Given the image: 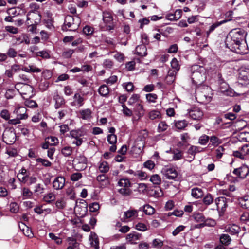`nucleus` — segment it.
Returning a JSON list of instances; mask_svg holds the SVG:
<instances>
[{"instance_id": "774afa93", "label": "nucleus", "mask_w": 249, "mask_h": 249, "mask_svg": "<svg viewBox=\"0 0 249 249\" xmlns=\"http://www.w3.org/2000/svg\"><path fill=\"white\" fill-rule=\"evenodd\" d=\"M209 140V137L206 135L201 136L198 140L199 143L202 145L206 144Z\"/></svg>"}, {"instance_id": "cd10ccee", "label": "nucleus", "mask_w": 249, "mask_h": 249, "mask_svg": "<svg viewBox=\"0 0 249 249\" xmlns=\"http://www.w3.org/2000/svg\"><path fill=\"white\" fill-rule=\"evenodd\" d=\"M214 201V197L210 193H207L203 198V203L205 205H210Z\"/></svg>"}, {"instance_id": "69168bd1", "label": "nucleus", "mask_w": 249, "mask_h": 249, "mask_svg": "<svg viewBox=\"0 0 249 249\" xmlns=\"http://www.w3.org/2000/svg\"><path fill=\"white\" fill-rule=\"evenodd\" d=\"M153 247L159 249L161 248L163 245V241L159 239H155L153 241L152 243Z\"/></svg>"}, {"instance_id": "a878e982", "label": "nucleus", "mask_w": 249, "mask_h": 249, "mask_svg": "<svg viewBox=\"0 0 249 249\" xmlns=\"http://www.w3.org/2000/svg\"><path fill=\"white\" fill-rule=\"evenodd\" d=\"M56 198V196L53 193H49L45 195L43 197V200L47 204H52Z\"/></svg>"}, {"instance_id": "5701e85b", "label": "nucleus", "mask_w": 249, "mask_h": 249, "mask_svg": "<svg viewBox=\"0 0 249 249\" xmlns=\"http://www.w3.org/2000/svg\"><path fill=\"white\" fill-rule=\"evenodd\" d=\"M81 118L83 120H89L91 118V110L89 109H85L80 111Z\"/></svg>"}, {"instance_id": "79ce46f5", "label": "nucleus", "mask_w": 249, "mask_h": 249, "mask_svg": "<svg viewBox=\"0 0 249 249\" xmlns=\"http://www.w3.org/2000/svg\"><path fill=\"white\" fill-rule=\"evenodd\" d=\"M137 215L138 212L135 210H129L124 213V217L125 219L130 218L135 216H137Z\"/></svg>"}, {"instance_id": "de8ad7c7", "label": "nucleus", "mask_w": 249, "mask_h": 249, "mask_svg": "<svg viewBox=\"0 0 249 249\" xmlns=\"http://www.w3.org/2000/svg\"><path fill=\"white\" fill-rule=\"evenodd\" d=\"M94 32V28L89 25L85 26L83 29V33L86 36L91 35Z\"/></svg>"}, {"instance_id": "e433bc0d", "label": "nucleus", "mask_w": 249, "mask_h": 249, "mask_svg": "<svg viewBox=\"0 0 249 249\" xmlns=\"http://www.w3.org/2000/svg\"><path fill=\"white\" fill-rule=\"evenodd\" d=\"M22 195L23 199L30 198L33 195V192L28 188L24 187L22 189Z\"/></svg>"}, {"instance_id": "c03bdc74", "label": "nucleus", "mask_w": 249, "mask_h": 249, "mask_svg": "<svg viewBox=\"0 0 249 249\" xmlns=\"http://www.w3.org/2000/svg\"><path fill=\"white\" fill-rule=\"evenodd\" d=\"M188 123L185 120L178 121L175 124V126L178 129H183L187 126Z\"/></svg>"}, {"instance_id": "2f4dec72", "label": "nucleus", "mask_w": 249, "mask_h": 249, "mask_svg": "<svg viewBox=\"0 0 249 249\" xmlns=\"http://www.w3.org/2000/svg\"><path fill=\"white\" fill-rule=\"evenodd\" d=\"M210 142L208 145L209 147H211V145L216 146L221 143V141L218 138L215 136H212L209 138Z\"/></svg>"}, {"instance_id": "0e129e2a", "label": "nucleus", "mask_w": 249, "mask_h": 249, "mask_svg": "<svg viewBox=\"0 0 249 249\" xmlns=\"http://www.w3.org/2000/svg\"><path fill=\"white\" fill-rule=\"evenodd\" d=\"M82 177V175L80 173L76 172L74 173L71 176V179L73 181H77L81 179Z\"/></svg>"}, {"instance_id": "9d476101", "label": "nucleus", "mask_w": 249, "mask_h": 249, "mask_svg": "<svg viewBox=\"0 0 249 249\" xmlns=\"http://www.w3.org/2000/svg\"><path fill=\"white\" fill-rule=\"evenodd\" d=\"M238 78L249 84V66H243L239 69Z\"/></svg>"}, {"instance_id": "dca6fc26", "label": "nucleus", "mask_w": 249, "mask_h": 249, "mask_svg": "<svg viewBox=\"0 0 249 249\" xmlns=\"http://www.w3.org/2000/svg\"><path fill=\"white\" fill-rule=\"evenodd\" d=\"M133 110L135 115L138 117L137 120L143 117L145 113V109L141 103L137 104Z\"/></svg>"}, {"instance_id": "a19ab883", "label": "nucleus", "mask_w": 249, "mask_h": 249, "mask_svg": "<svg viewBox=\"0 0 249 249\" xmlns=\"http://www.w3.org/2000/svg\"><path fill=\"white\" fill-rule=\"evenodd\" d=\"M36 161L38 163H41L42 165L45 167H49L52 166V163L48 160L45 159L38 158L36 159Z\"/></svg>"}, {"instance_id": "864d4df0", "label": "nucleus", "mask_w": 249, "mask_h": 249, "mask_svg": "<svg viewBox=\"0 0 249 249\" xmlns=\"http://www.w3.org/2000/svg\"><path fill=\"white\" fill-rule=\"evenodd\" d=\"M0 116L5 120L8 121L10 118V113L7 109H3L0 113Z\"/></svg>"}, {"instance_id": "09e8293b", "label": "nucleus", "mask_w": 249, "mask_h": 249, "mask_svg": "<svg viewBox=\"0 0 249 249\" xmlns=\"http://www.w3.org/2000/svg\"><path fill=\"white\" fill-rule=\"evenodd\" d=\"M119 193L124 196H128L132 194V190L128 188H123L119 189Z\"/></svg>"}, {"instance_id": "a18cd8bd", "label": "nucleus", "mask_w": 249, "mask_h": 249, "mask_svg": "<svg viewBox=\"0 0 249 249\" xmlns=\"http://www.w3.org/2000/svg\"><path fill=\"white\" fill-rule=\"evenodd\" d=\"M140 95L138 94H133L132 96L129 98L128 101L129 105H133V104L139 102L140 100Z\"/></svg>"}, {"instance_id": "37998d69", "label": "nucleus", "mask_w": 249, "mask_h": 249, "mask_svg": "<svg viewBox=\"0 0 249 249\" xmlns=\"http://www.w3.org/2000/svg\"><path fill=\"white\" fill-rule=\"evenodd\" d=\"M193 218L197 222H204L205 218L204 214L201 213H194L193 215Z\"/></svg>"}, {"instance_id": "603ef678", "label": "nucleus", "mask_w": 249, "mask_h": 249, "mask_svg": "<svg viewBox=\"0 0 249 249\" xmlns=\"http://www.w3.org/2000/svg\"><path fill=\"white\" fill-rule=\"evenodd\" d=\"M108 143L110 144H115L117 142V136L115 134H109L107 137Z\"/></svg>"}, {"instance_id": "393cba45", "label": "nucleus", "mask_w": 249, "mask_h": 249, "mask_svg": "<svg viewBox=\"0 0 249 249\" xmlns=\"http://www.w3.org/2000/svg\"><path fill=\"white\" fill-rule=\"evenodd\" d=\"M73 99L75 105L81 107L84 104L85 99L79 93H75Z\"/></svg>"}, {"instance_id": "13d9d810", "label": "nucleus", "mask_w": 249, "mask_h": 249, "mask_svg": "<svg viewBox=\"0 0 249 249\" xmlns=\"http://www.w3.org/2000/svg\"><path fill=\"white\" fill-rule=\"evenodd\" d=\"M25 105L30 108H35L38 107V105L35 101L29 100L28 99H26Z\"/></svg>"}, {"instance_id": "c85d7f7f", "label": "nucleus", "mask_w": 249, "mask_h": 249, "mask_svg": "<svg viewBox=\"0 0 249 249\" xmlns=\"http://www.w3.org/2000/svg\"><path fill=\"white\" fill-rule=\"evenodd\" d=\"M148 117L151 120H155L156 119H160L161 117V114L158 110H152L148 113Z\"/></svg>"}, {"instance_id": "e2e57ef3", "label": "nucleus", "mask_w": 249, "mask_h": 249, "mask_svg": "<svg viewBox=\"0 0 249 249\" xmlns=\"http://www.w3.org/2000/svg\"><path fill=\"white\" fill-rule=\"evenodd\" d=\"M171 65L172 68L177 71H178L180 69V65H179L178 62L176 58H173Z\"/></svg>"}, {"instance_id": "2eb2a0df", "label": "nucleus", "mask_w": 249, "mask_h": 249, "mask_svg": "<svg viewBox=\"0 0 249 249\" xmlns=\"http://www.w3.org/2000/svg\"><path fill=\"white\" fill-rule=\"evenodd\" d=\"M53 99L55 102L54 105L55 109H58L61 107L66 103L64 97L60 95L58 93L53 96Z\"/></svg>"}, {"instance_id": "aec40b11", "label": "nucleus", "mask_w": 249, "mask_h": 249, "mask_svg": "<svg viewBox=\"0 0 249 249\" xmlns=\"http://www.w3.org/2000/svg\"><path fill=\"white\" fill-rule=\"evenodd\" d=\"M191 195L193 197L198 199L203 196L204 192L202 189L196 187L191 190Z\"/></svg>"}, {"instance_id": "bb28decb", "label": "nucleus", "mask_w": 249, "mask_h": 249, "mask_svg": "<svg viewBox=\"0 0 249 249\" xmlns=\"http://www.w3.org/2000/svg\"><path fill=\"white\" fill-rule=\"evenodd\" d=\"M98 92L101 96L107 97L109 94V89L107 86L104 84L99 87L98 89Z\"/></svg>"}, {"instance_id": "052dcab7", "label": "nucleus", "mask_w": 249, "mask_h": 249, "mask_svg": "<svg viewBox=\"0 0 249 249\" xmlns=\"http://www.w3.org/2000/svg\"><path fill=\"white\" fill-rule=\"evenodd\" d=\"M135 228L142 231H145L148 230L147 226L144 223L139 222L135 225Z\"/></svg>"}, {"instance_id": "bf43d9fd", "label": "nucleus", "mask_w": 249, "mask_h": 249, "mask_svg": "<svg viewBox=\"0 0 249 249\" xmlns=\"http://www.w3.org/2000/svg\"><path fill=\"white\" fill-rule=\"evenodd\" d=\"M100 208L97 202H93L89 205V210L90 212H96Z\"/></svg>"}, {"instance_id": "ea45409f", "label": "nucleus", "mask_w": 249, "mask_h": 249, "mask_svg": "<svg viewBox=\"0 0 249 249\" xmlns=\"http://www.w3.org/2000/svg\"><path fill=\"white\" fill-rule=\"evenodd\" d=\"M168 127V125L165 121H161L158 125V132L159 133L163 132L166 130Z\"/></svg>"}, {"instance_id": "f704fd0d", "label": "nucleus", "mask_w": 249, "mask_h": 249, "mask_svg": "<svg viewBox=\"0 0 249 249\" xmlns=\"http://www.w3.org/2000/svg\"><path fill=\"white\" fill-rule=\"evenodd\" d=\"M70 135L72 138L76 139L84 136V134L80 129L72 130L70 131Z\"/></svg>"}, {"instance_id": "58836bf2", "label": "nucleus", "mask_w": 249, "mask_h": 249, "mask_svg": "<svg viewBox=\"0 0 249 249\" xmlns=\"http://www.w3.org/2000/svg\"><path fill=\"white\" fill-rule=\"evenodd\" d=\"M118 185L124 188H128L131 186V182L128 179L122 178L121 179L118 183Z\"/></svg>"}, {"instance_id": "473e14b6", "label": "nucleus", "mask_w": 249, "mask_h": 249, "mask_svg": "<svg viewBox=\"0 0 249 249\" xmlns=\"http://www.w3.org/2000/svg\"><path fill=\"white\" fill-rule=\"evenodd\" d=\"M55 207L59 210L64 209L66 206V203L64 198H61L57 199L55 203Z\"/></svg>"}, {"instance_id": "4be33fe9", "label": "nucleus", "mask_w": 249, "mask_h": 249, "mask_svg": "<svg viewBox=\"0 0 249 249\" xmlns=\"http://www.w3.org/2000/svg\"><path fill=\"white\" fill-rule=\"evenodd\" d=\"M96 180L101 185H107L109 183L108 177L104 174L98 175Z\"/></svg>"}, {"instance_id": "6ab92c4d", "label": "nucleus", "mask_w": 249, "mask_h": 249, "mask_svg": "<svg viewBox=\"0 0 249 249\" xmlns=\"http://www.w3.org/2000/svg\"><path fill=\"white\" fill-rule=\"evenodd\" d=\"M230 19H225L221 21H217L213 23L209 28V29L207 31V37H208L210 33L213 32L216 28L219 27L221 25L230 21Z\"/></svg>"}, {"instance_id": "c756f323", "label": "nucleus", "mask_w": 249, "mask_h": 249, "mask_svg": "<svg viewBox=\"0 0 249 249\" xmlns=\"http://www.w3.org/2000/svg\"><path fill=\"white\" fill-rule=\"evenodd\" d=\"M202 151V148L198 146L192 145L188 150V153L191 155H195L197 153H199Z\"/></svg>"}, {"instance_id": "39448f33", "label": "nucleus", "mask_w": 249, "mask_h": 249, "mask_svg": "<svg viewBox=\"0 0 249 249\" xmlns=\"http://www.w3.org/2000/svg\"><path fill=\"white\" fill-rule=\"evenodd\" d=\"M103 20L106 26V31H111L114 29L115 24L113 22L112 13L109 11L103 12Z\"/></svg>"}, {"instance_id": "20e7f679", "label": "nucleus", "mask_w": 249, "mask_h": 249, "mask_svg": "<svg viewBox=\"0 0 249 249\" xmlns=\"http://www.w3.org/2000/svg\"><path fill=\"white\" fill-rule=\"evenodd\" d=\"M80 18H78L76 21L73 16L67 15L64 19V22L61 27L63 31H76L79 28Z\"/></svg>"}, {"instance_id": "4c0bfd02", "label": "nucleus", "mask_w": 249, "mask_h": 249, "mask_svg": "<svg viewBox=\"0 0 249 249\" xmlns=\"http://www.w3.org/2000/svg\"><path fill=\"white\" fill-rule=\"evenodd\" d=\"M155 209L150 205L147 204L143 207V212L147 215H152L154 213Z\"/></svg>"}, {"instance_id": "5fc2aeb1", "label": "nucleus", "mask_w": 249, "mask_h": 249, "mask_svg": "<svg viewBox=\"0 0 249 249\" xmlns=\"http://www.w3.org/2000/svg\"><path fill=\"white\" fill-rule=\"evenodd\" d=\"M158 96L156 94L148 93L146 95V98L149 103H155Z\"/></svg>"}, {"instance_id": "338daca9", "label": "nucleus", "mask_w": 249, "mask_h": 249, "mask_svg": "<svg viewBox=\"0 0 249 249\" xmlns=\"http://www.w3.org/2000/svg\"><path fill=\"white\" fill-rule=\"evenodd\" d=\"M19 210V207L16 202H11L10 204V210L12 213H17Z\"/></svg>"}, {"instance_id": "4468645a", "label": "nucleus", "mask_w": 249, "mask_h": 249, "mask_svg": "<svg viewBox=\"0 0 249 249\" xmlns=\"http://www.w3.org/2000/svg\"><path fill=\"white\" fill-rule=\"evenodd\" d=\"M65 178L61 176L56 177L53 182V187L56 190L61 189L64 186Z\"/></svg>"}, {"instance_id": "72a5a7b5", "label": "nucleus", "mask_w": 249, "mask_h": 249, "mask_svg": "<svg viewBox=\"0 0 249 249\" xmlns=\"http://www.w3.org/2000/svg\"><path fill=\"white\" fill-rule=\"evenodd\" d=\"M240 204L241 206L245 209H248L249 208V196H244L241 198Z\"/></svg>"}, {"instance_id": "f257e3e1", "label": "nucleus", "mask_w": 249, "mask_h": 249, "mask_svg": "<svg viewBox=\"0 0 249 249\" xmlns=\"http://www.w3.org/2000/svg\"><path fill=\"white\" fill-rule=\"evenodd\" d=\"M247 32L241 28L231 30L227 35L225 39L226 46L231 51L240 54L249 53L246 41Z\"/></svg>"}, {"instance_id": "6e6552de", "label": "nucleus", "mask_w": 249, "mask_h": 249, "mask_svg": "<svg viewBox=\"0 0 249 249\" xmlns=\"http://www.w3.org/2000/svg\"><path fill=\"white\" fill-rule=\"evenodd\" d=\"M161 173L164 175L166 179L175 180L178 177V172L174 167H165L163 168Z\"/></svg>"}, {"instance_id": "6e6d98bb", "label": "nucleus", "mask_w": 249, "mask_h": 249, "mask_svg": "<svg viewBox=\"0 0 249 249\" xmlns=\"http://www.w3.org/2000/svg\"><path fill=\"white\" fill-rule=\"evenodd\" d=\"M204 222L205 223V226L208 227H213L215 226L216 224V221L212 218H205Z\"/></svg>"}, {"instance_id": "412c9836", "label": "nucleus", "mask_w": 249, "mask_h": 249, "mask_svg": "<svg viewBox=\"0 0 249 249\" xmlns=\"http://www.w3.org/2000/svg\"><path fill=\"white\" fill-rule=\"evenodd\" d=\"M240 231V228L236 224H233L226 229V231L230 233L231 235L238 234Z\"/></svg>"}, {"instance_id": "ddd939ff", "label": "nucleus", "mask_w": 249, "mask_h": 249, "mask_svg": "<svg viewBox=\"0 0 249 249\" xmlns=\"http://www.w3.org/2000/svg\"><path fill=\"white\" fill-rule=\"evenodd\" d=\"M189 114L193 120H199L203 115V112L197 107H194L191 109Z\"/></svg>"}, {"instance_id": "f3484780", "label": "nucleus", "mask_w": 249, "mask_h": 249, "mask_svg": "<svg viewBox=\"0 0 249 249\" xmlns=\"http://www.w3.org/2000/svg\"><path fill=\"white\" fill-rule=\"evenodd\" d=\"M135 53L141 57H144L147 55V48L144 44H141L136 47Z\"/></svg>"}, {"instance_id": "1a4fd4ad", "label": "nucleus", "mask_w": 249, "mask_h": 249, "mask_svg": "<svg viewBox=\"0 0 249 249\" xmlns=\"http://www.w3.org/2000/svg\"><path fill=\"white\" fill-rule=\"evenodd\" d=\"M236 177L244 179L249 173V168L246 165H242L239 168H235L232 172Z\"/></svg>"}, {"instance_id": "7c9ffc66", "label": "nucleus", "mask_w": 249, "mask_h": 249, "mask_svg": "<svg viewBox=\"0 0 249 249\" xmlns=\"http://www.w3.org/2000/svg\"><path fill=\"white\" fill-rule=\"evenodd\" d=\"M99 170L101 173H107L109 170V166L108 163L105 161L102 162L99 166Z\"/></svg>"}, {"instance_id": "8fccbe9b", "label": "nucleus", "mask_w": 249, "mask_h": 249, "mask_svg": "<svg viewBox=\"0 0 249 249\" xmlns=\"http://www.w3.org/2000/svg\"><path fill=\"white\" fill-rule=\"evenodd\" d=\"M72 148L70 146H66L61 149L62 154L65 157L70 156L72 153Z\"/></svg>"}, {"instance_id": "c9c22d12", "label": "nucleus", "mask_w": 249, "mask_h": 249, "mask_svg": "<svg viewBox=\"0 0 249 249\" xmlns=\"http://www.w3.org/2000/svg\"><path fill=\"white\" fill-rule=\"evenodd\" d=\"M150 181L155 185H160L161 183V178L158 174H154L151 176Z\"/></svg>"}, {"instance_id": "680f3d73", "label": "nucleus", "mask_w": 249, "mask_h": 249, "mask_svg": "<svg viewBox=\"0 0 249 249\" xmlns=\"http://www.w3.org/2000/svg\"><path fill=\"white\" fill-rule=\"evenodd\" d=\"M124 114L127 117H131L132 115V111L128 108L125 105H122Z\"/></svg>"}, {"instance_id": "0eeeda50", "label": "nucleus", "mask_w": 249, "mask_h": 249, "mask_svg": "<svg viewBox=\"0 0 249 249\" xmlns=\"http://www.w3.org/2000/svg\"><path fill=\"white\" fill-rule=\"evenodd\" d=\"M74 162V167L77 171L84 170L87 167V159L83 155L77 157Z\"/></svg>"}, {"instance_id": "4d7b16f0", "label": "nucleus", "mask_w": 249, "mask_h": 249, "mask_svg": "<svg viewBox=\"0 0 249 249\" xmlns=\"http://www.w3.org/2000/svg\"><path fill=\"white\" fill-rule=\"evenodd\" d=\"M6 54L7 55V57H9L10 58H15L16 57L17 55V52L16 50L13 48H9L7 50Z\"/></svg>"}, {"instance_id": "b1692460", "label": "nucleus", "mask_w": 249, "mask_h": 249, "mask_svg": "<svg viewBox=\"0 0 249 249\" xmlns=\"http://www.w3.org/2000/svg\"><path fill=\"white\" fill-rule=\"evenodd\" d=\"M231 241L230 236L227 234H222L220 236V242L224 246H228Z\"/></svg>"}, {"instance_id": "f03ea898", "label": "nucleus", "mask_w": 249, "mask_h": 249, "mask_svg": "<svg viewBox=\"0 0 249 249\" xmlns=\"http://www.w3.org/2000/svg\"><path fill=\"white\" fill-rule=\"evenodd\" d=\"M196 99L201 104H206L209 103L213 96L211 89L209 86L201 85L196 89Z\"/></svg>"}, {"instance_id": "423d86ee", "label": "nucleus", "mask_w": 249, "mask_h": 249, "mask_svg": "<svg viewBox=\"0 0 249 249\" xmlns=\"http://www.w3.org/2000/svg\"><path fill=\"white\" fill-rule=\"evenodd\" d=\"M16 134L14 130H5L2 135V141L7 144H12L16 141Z\"/></svg>"}, {"instance_id": "9b49d317", "label": "nucleus", "mask_w": 249, "mask_h": 249, "mask_svg": "<svg viewBox=\"0 0 249 249\" xmlns=\"http://www.w3.org/2000/svg\"><path fill=\"white\" fill-rule=\"evenodd\" d=\"M33 90L34 88L32 86L28 84H24L21 88L20 94L24 99H29L33 95Z\"/></svg>"}, {"instance_id": "49530a36", "label": "nucleus", "mask_w": 249, "mask_h": 249, "mask_svg": "<svg viewBox=\"0 0 249 249\" xmlns=\"http://www.w3.org/2000/svg\"><path fill=\"white\" fill-rule=\"evenodd\" d=\"M225 149L222 146H220L215 150V156L217 159H220L222 158Z\"/></svg>"}, {"instance_id": "a211bd4d", "label": "nucleus", "mask_w": 249, "mask_h": 249, "mask_svg": "<svg viewBox=\"0 0 249 249\" xmlns=\"http://www.w3.org/2000/svg\"><path fill=\"white\" fill-rule=\"evenodd\" d=\"M142 234L133 231L127 235L126 239L132 244L136 243V241L141 239Z\"/></svg>"}, {"instance_id": "f8f14e48", "label": "nucleus", "mask_w": 249, "mask_h": 249, "mask_svg": "<svg viewBox=\"0 0 249 249\" xmlns=\"http://www.w3.org/2000/svg\"><path fill=\"white\" fill-rule=\"evenodd\" d=\"M227 199L224 196L218 197L215 199V203L218 211L220 210L222 213H224L228 206Z\"/></svg>"}, {"instance_id": "7ed1b4c3", "label": "nucleus", "mask_w": 249, "mask_h": 249, "mask_svg": "<svg viewBox=\"0 0 249 249\" xmlns=\"http://www.w3.org/2000/svg\"><path fill=\"white\" fill-rule=\"evenodd\" d=\"M192 82L196 85L201 86L206 78L204 67L198 65H195L192 67Z\"/></svg>"}, {"instance_id": "3c124183", "label": "nucleus", "mask_w": 249, "mask_h": 249, "mask_svg": "<svg viewBox=\"0 0 249 249\" xmlns=\"http://www.w3.org/2000/svg\"><path fill=\"white\" fill-rule=\"evenodd\" d=\"M45 188L43 185L41 183H38L35 186L34 193L37 194H42L44 191Z\"/></svg>"}]
</instances>
